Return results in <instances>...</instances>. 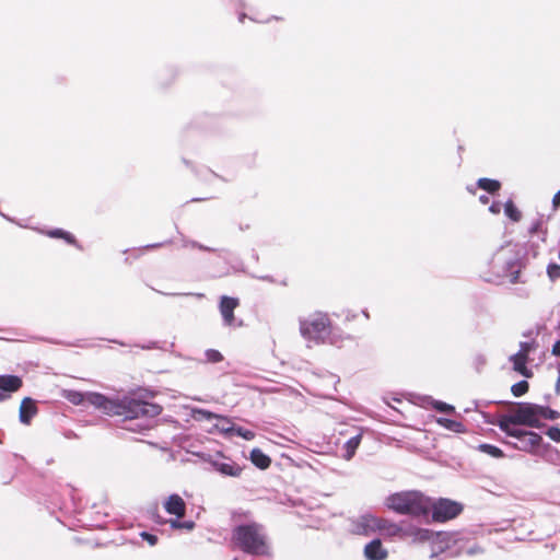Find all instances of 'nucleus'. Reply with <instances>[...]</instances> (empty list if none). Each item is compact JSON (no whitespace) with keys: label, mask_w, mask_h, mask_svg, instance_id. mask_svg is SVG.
I'll return each mask as SVG.
<instances>
[{"label":"nucleus","mask_w":560,"mask_h":560,"mask_svg":"<svg viewBox=\"0 0 560 560\" xmlns=\"http://www.w3.org/2000/svg\"><path fill=\"white\" fill-rule=\"evenodd\" d=\"M5 398H8V395L2 394V393L0 392V401L4 400Z\"/></svg>","instance_id":"49530a36"},{"label":"nucleus","mask_w":560,"mask_h":560,"mask_svg":"<svg viewBox=\"0 0 560 560\" xmlns=\"http://www.w3.org/2000/svg\"><path fill=\"white\" fill-rule=\"evenodd\" d=\"M378 533L385 537L402 538V526L382 518Z\"/></svg>","instance_id":"aec40b11"},{"label":"nucleus","mask_w":560,"mask_h":560,"mask_svg":"<svg viewBox=\"0 0 560 560\" xmlns=\"http://www.w3.org/2000/svg\"><path fill=\"white\" fill-rule=\"evenodd\" d=\"M164 509L168 514L183 517L186 512V504L182 497L172 494L164 502Z\"/></svg>","instance_id":"2eb2a0df"},{"label":"nucleus","mask_w":560,"mask_h":560,"mask_svg":"<svg viewBox=\"0 0 560 560\" xmlns=\"http://www.w3.org/2000/svg\"><path fill=\"white\" fill-rule=\"evenodd\" d=\"M504 213L513 222H518L522 218V212L516 208L512 200L505 202Z\"/></svg>","instance_id":"a878e982"},{"label":"nucleus","mask_w":560,"mask_h":560,"mask_svg":"<svg viewBox=\"0 0 560 560\" xmlns=\"http://www.w3.org/2000/svg\"><path fill=\"white\" fill-rule=\"evenodd\" d=\"M205 355L209 362H213V363L220 362L223 359L222 354L218 350H214V349L207 350Z\"/></svg>","instance_id":"72a5a7b5"},{"label":"nucleus","mask_w":560,"mask_h":560,"mask_svg":"<svg viewBox=\"0 0 560 560\" xmlns=\"http://www.w3.org/2000/svg\"><path fill=\"white\" fill-rule=\"evenodd\" d=\"M518 434L511 435L515 438L518 442L513 446L520 451L540 455V447L542 443V438L533 431H525L523 429H518Z\"/></svg>","instance_id":"9b49d317"},{"label":"nucleus","mask_w":560,"mask_h":560,"mask_svg":"<svg viewBox=\"0 0 560 560\" xmlns=\"http://www.w3.org/2000/svg\"><path fill=\"white\" fill-rule=\"evenodd\" d=\"M173 528H185L187 530H190L194 528L195 523L191 521L180 522V521H173L172 523Z\"/></svg>","instance_id":"c9c22d12"},{"label":"nucleus","mask_w":560,"mask_h":560,"mask_svg":"<svg viewBox=\"0 0 560 560\" xmlns=\"http://www.w3.org/2000/svg\"><path fill=\"white\" fill-rule=\"evenodd\" d=\"M299 329L303 339L313 345L339 346L343 340L342 332L334 326L330 316L325 312L317 311L301 317Z\"/></svg>","instance_id":"7ed1b4c3"},{"label":"nucleus","mask_w":560,"mask_h":560,"mask_svg":"<svg viewBox=\"0 0 560 560\" xmlns=\"http://www.w3.org/2000/svg\"><path fill=\"white\" fill-rule=\"evenodd\" d=\"M249 459L259 469H267L271 464L270 457L259 448L252 450Z\"/></svg>","instance_id":"412c9836"},{"label":"nucleus","mask_w":560,"mask_h":560,"mask_svg":"<svg viewBox=\"0 0 560 560\" xmlns=\"http://www.w3.org/2000/svg\"><path fill=\"white\" fill-rule=\"evenodd\" d=\"M560 209V189L553 195L551 200V210L552 213Z\"/></svg>","instance_id":"e433bc0d"},{"label":"nucleus","mask_w":560,"mask_h":560,"mask_svg":"<svg viewBox=\"0 0 560 560\" xmlns=\"http://www.w3.org/2000/svg\"><path fill=\"white\" fill-rule=\"evenodd\" d=\"M477 185L479 188H481L490 194L497 192L501 187L500 182H498L495 179H490V178H479L477 182Z\"/></svg>","instance_id":"393cba45"},{"label":"nucleus","mask_w":560,"mask_h":560,"mask_svg":"<svg viewBox=\"0 0 560 560\" xmlns=\"http://www.w3.org/2000/svg\"><path fill=\"white\" fill-rule=\"evenodd\" d=\"M427 400L428 404H430L435 410L441 412H453L455 409L452 405H448L443 401L434 400L432 398H427Z\"/></svg>","instance_id":"c85d7f7f"},{"label":"nucleus","mask_w":560,"mask_h":560,"mask_svg":"<svg viewBox=\"0 0 560 560\" xmlns=\"http://www.w3.org/2000/svg\"><path fill=\"white\" fill-rule=\"evenodd\" d=\"M466 545L467 542L462 538V544L458 545V548L462 549L463 553L475 556L482 552V549L477 544H472L471 546Z\"/></svg>","instance_id":"c756f323"},{"label":"nucleus","mask_w":560,"mask_h":560,"mask_svg":"<svg viewBox=\"0 0 560 560\" xmlns=\"http://www.w3.org/2000/svg\"><path fill=\"white\" fill-rule=\"evenodd\" d=\"M541 228V221L534 223L529 230L530 233H536Z\"/></svg>","instance_id":"a19ab883"},{"label":"nucleus","mask_w":560,"mask_h":560,"mask_svg":"<svg viewBox=\"0 0 560 560\" xmlns=\"http://www.w3.org/2000/svg\"><path fill=\"white\" fill-rule=\"evenodd\" d=\"M234 434L246 440V441H252L256 436L254 431L242 428V427H234L233 435Z\"/></svg>","instance_id":"2f4dec72"},{"label":"nucleus","mask_w":560,"mask_h":560,"mask_svg":"<svg viewBox=\"0 0 560 560\" xmlns=\"http://www.w3.org/2000/svg\"><path fill=\"white\" fill-rule=\"evenodd\" d=\"M547 436L552 440L553 442L559 443L560 442V429L558 427H550L546 431Z\"/></svg>","instance_id":"f704fd0d"},{"label":"nucleus","mask_w":560,"mask_h":560,"mask_svg":"<svg viewBox=\"0 0 560 560\" xmlns=\"http://www.w3.org/2000/svg\"><path fill=\"white\" fill-rule=\"evenodd\" d=\"M381 517L372 514H363L352 522V532L358 535L369 536L380 532Z\"/></svg>","instance_id":"f8f14e48"},{"label":"nucleus","mask_w":560,"mask_h":560,"mask_svg":"<svg viewBox=\"0 0 560 560\" xmlns=\"http://www.w3.org/2000/svg\"><path fill=\"white\" fill-rule=\"evenodd\" d=\"M141 537L147 540L151 546H154L158 541V538L156 536L152 535V534H149L147 532H142L141 534Z\"/></svg>","instance_id":"58836bf2"},{"label":"nucleus","mask_w":560,"mask_h":560,"mask_svg":"<svg viewBox=\"0 0 560 560\" xmlns=\"http://www.w3.org/2000/svg\"><path fill=\"white\" fill-rule=\"evenodd\" d=\"M362 314L365 317V319H370V314H369V312L366 310H363Z\"/></svg>","instance_id":"a18cd8bd"},{"label":"nucleus","mask_w":560,"mask_h":560,"mask_svg":"<svg viewBox=\"0 0 560 560\" xmlns=\"http://www.w3.org/2000/svg\"><path fill=\"white\" fill-rule=\"evenodd\" d=\"M238 306V300L223 295L220 301V313L226 326H233L235 322L234 310Z\"/></svg>","instance_id":"4468645a"},{"label":"nucleus","mask_w":560,"mask_h":560,"mask_svg":"<svg viewBox=\"0 0 560 560\" xmlns=\"http://www.w3.org/2000/svg\"><path fill=\"white\" fill-rule=\"evenodd\" d=\"M387 555V550L382 546L380 539L372 540L364 548V556L368 560H385Z\"/></svg>","instance_id":"dca6fc26"},{"label":"nucleus","mask_w":560,"mask_h":560,"mask_svg":"<svg viewBox=\"0 0 560 560\" xmlns=\"http://www.w3.org/2000/svg\"><path fill=\"white\" fill-rule=\"evenodd\" d=\"M431 541V558L445 553L447 557H457L463 553L458 545L462 544V537L453 533H433L429 540Z\"/></svg>","instance_id":"0eeeda50"},{"label":"nucleus","mask_w":560,"mask_h":560,"mask_svg":"<svg viewBox=\"0 0 560 560\" xmlns=\"http://www.w3.org/2000/svg\"><path fill=\"white\" fill-rule=\"evenodd\" d=\"M385 506L400 515L429 518L430 498L417 490L400 491L388 495Z\"/></svg>","instance_id":"20e7f679"},{"label":"nucleus","mask_w":560,"mask_h":560,"mask_svg":"<svg viewBox=\"0 0 560 560\" xmlns=\"http://www.w3.org/2000/svg\"><path fill=\"white\" fill-rule=\"evenodd\" d=\"M528 390L527 381H520L511 387V392L515 397H521Z\"/></svg>","instance_id":"7c9ffc66"},{"label":"nucleus","mask_w":560,"mask_h":560,"mask_svg":"<svg viewBox=\"0 0 560 560\" xmlns=\"http://www.w3.org/2000/svg\"><path fill=\"white\" fill-rule=\"evenodd\" d=\"M22 386V380L15 375H0V392L10 395Z\"/></svg>","instance_id":"a211bd4d"},{"label":"nucleus","mask_w":560,"mask_h":560,"mask_svg":"<svg viewBox=\"0 0 560 560\" xmlns=\"http://www.w3.org/2000/svg\"><path fill=\"white\" fill-rule=\"evenodd\" d=\"M361 439H362V434H361V433H359V434H357V435H354V436L350 438V439H349V440L343 444V446H342V448H341V451H342V453H341V457H342L343 459H346V460H350V459L354 456V454H355V452H357V450H358V447H359V445H360V443H361Z\"/></svg>","instance_id":"6ab92c4d"},{"label":"nucleus","mask_w":560,"mask_h":560,"mask_svg":"<svg viewBox=\"0 0 560 560\" xmlns=\"http://www.w3.org/2000/svg\"><path fill=\"white\" fill-rule=\"evenodd\" d=\"M547 275L551 281L560 278V266L558 264H549L547 267Z\"/></svg>","instance_id":"473e14b6"},{"label":"nucleus","mask_w":560,"mask_h":560,"mask_svg":"<svg viewBox=\"0 0 560 560\" xmlns=\"http://www.w3.org/2000/svg\"><path fill=\"white\" fill-rule=\"evenodd\" d=\"M191 417L196 421H208L218 418V415L203 409H192Z\"/></svg>","instance_id":"bb28decb"},{"label":"nucleus","mask_w":560,"mask_h":560,"mask_svg":"<svg viewBox=\"0 0 560 560\" xmlns=\"http://www.w3.org/2000/svg\"><path fill=\"white\" fill-rule=\"evenodd\" d=\"M37 413V407L32 398H24L20 406V421L30 424L31 419Z\"/></svg>","instance_id":"f3484780"},{"label":"nucleus","mask_w":560,"mask_h":560,"mask_svg":"<svg viewBox=\"0 0 560 560\" xmlns=\"http://www.w3.org/2000/svg\"><path fill=\"white\" fill-rule=\"evenodd\" d=\"M560 413L549 407L532 404L517 402L508 413L502 415L497 425L506 435L518 434V425L539 428L541 420H557Z\"/></svg>","instance_id":"f03ea898"},{"label":"nucleus","mask_w":560,"mask_h":560,"mask_svg":"<svg viewBox=\"0 0 560 560\" xmlns=\"http://www.w3.org/2000/svg\"><path fill=\"white\" fill-rule=\"evenodd\" d=\"M552 354L560 355V340H558L552 347Z\"/></svg>","instance_id":"79ce46f5"},{"label":"nucleus","mask_w":560,"mask_h":560,"mask_svg":"<svg viewBox=\"0 0 560 560\" xmlns=\"http://www.w3.org/2000/svg\"><path fill=\"white\" fill-rule=\"evenodd\" d=\"M537 349L534 341H525L520 343V349L516 353L510 355L509 361L512 363L513 370L524 377H532L533 371L527 368L529 354Z\"/></svg>","instance_id":"9d476101"},{"label":"nucleus","mask_w":560,"mask_h":560,"mask_svg":"<svg viewBox=\"0 0 560 560\" xmlns=\"http://www.w3.org/2000/svg\"><path fill=\"white\" fill-rule=\"evenodd\" d=\"M489 211L493 214H499L501 212V203L500 202H493L489 207Z\"/></svg>","instance_id":"ea45409f"},{"label":"nucleus","mask_w":560,"mask_h":560,"mask_svg":"<svg viewBox=\"0 0 560 560\" xmlns=\"http://www.w3.org/2000/svg\"><path fill=\"white\" fill-rule=\"evenodd\" d=\"M205 460L211 468L224 477L238 478L243 472V466L223 453L208 455Z\"/></svg>","instance_id":"1a4fd4ad"},{"label":"nucleus","mask_w":560,"mask_h":560,"mask_svg":"<svg viewBox=\"0 0 560 560\" xmlns=\"http://www.w3.org/2000/svg\"><path fill=\"white\" fill-rule=\"evenodd\" d=\"M232 542L244 552L264 555L267 552L266 534L256 523L236 526L232 532Z\"/></svg>","instance_id":"39448f33"},{"label":"nucleus","mask_w":560,"mask_h":560,"mask_svg":"<svg viewBox=\"0 0 560 560\" xmlns=\"http://www.w3.org/2000/svg\"><path fill=\"white\" fill-rule=\"evenodd\" d=\"M244 19H245V14H240V16H238L240 22H243Z\"/></svg>","instance_id":"09e8293b"},{"label":"nucleus","mask_w":560,"mask_h":560,"mask_svg":"<svg viewBox=\"0 0 560 560\" xmlns=\"http://www.w3.org/2000/svg\"><path fill=\"white\" fill-rule=\"evenodd\" d=\"M432 532L412 524L402 526V538L410 539L413 542H423L430 540Z\"/></svg>","instance_id":"ddd939ff"},{"label":"nucleus","mask_w":560,"mask_h":560,"mask_svg":"<svg viewBox=\"0 0 560 560\" xmlns=\"http://www.w3.org/2000/svg\"><path fill=\"white\" fill-rule=\"evenodd\" d=\"M218 420V422L214 424L215 429L225 434V435H233V430H234V424L232 423V421L226 418V417H222V416H218V418H215Z\"/></svg>","instance_id":"5701e85b"},{"label":"nucleus","mask_w":560,"mask_h":560,"mask_svg":"<svg viewBox=\"0 0 560 560\" xmlns=\"http://www.w3.org/2000/svg\"><path fill=\"white\" fill-rule=\"evenodd\" d=\"M44 233L51 238H62L68 244H75L74 236L62 229H52V230H48Z\"/></svg>","instance_id":"b1692460"},{"label":"nucleus","mask_w":560,"mask_h":560,"mask_svg":"<svg viewBox=\"0 0 560 560\" xmlns=\"http://www.w3.org/2000/svg\"><path fill=\"white\" fill-rule=\"evenodd\" d=\"M194 295H195V296H197V298H202V296H203V294H202V293H196V294H194Z\"/></svg>","instance_id":"8fccbe9b"},{"label":"nucleus","mask_w":560,"mask_h":560,"mask_svg":"<svg viewBox=\"0 0 560 560\" xmlns=\"http://www.w3.org/2000/svg\"><path fill=\"white\" fill-rule=\"evenodd\" d=\"M436 422L441 427H443L446 430H450L452 432H455V433H465L466 432V427L457 420H453V419H448V418H438Z\"/></svg>","instance_id":"4be33fe9"},{"label":"nucleus","mask_w":560,"mask_h":560,"mask_svg":"<svg viewBox=\"0 0 560 560\" xmlns=\"http://www.w3.org/2000/svg\"><path fill=\"white\" fill-rule=\"evenodd\" d=\"M478 450L485 454L490 455L491 457H503V452L499 447L491 444H480L478 445Z\"/></svg>","instance_id":"cd10ccee"},{"label":"nucleus","mask_w":560,"mask_h":560,"mask_svg":"<svg viewBox=\"0 0 560 560\" xmlns=\"http://www.w3.org/2000/svg\"><path fill=\"white\" fill-rule=\"evenodd\" d=\"M341 316L345 318L346 322H351L357 318L358 314L352 310H343Z\"/></svg>","instance_id":"4c0bfd02"},{"label":"nucleus","mask_w":560,"mask_h":560,"mask_svg":"<svg viewBox=\"0 0 560 560\" xmlns=\"http://www.w3.org/2000/svg\"><path fill=\"white\" fill-rule=\"evenodd\" d=\"M260 279L265 281H272V279L269 276L261 277Z\"/></svg>","instance_id":"de8ad7c7"},{"label":"nucleus","mask_w":560,"mask_h":560,"mask_svg":"<svg viewBox=\"0 0 560 560\" xmlns=\"http://www.w3.org/2000/svg\"><path fill=\"white\" fill-rule=\"evenodd\" d=\"M555 390H556V393L558 395H560V371H559V375H558V380H557V383H556Z\"/></svg>","instance_id":"c03bdc74"},{"label":"nucleus","mask_w":560,"mask_h":560,"mask_svg":"<svg viewBox=\"0 0 560 560\" xmlns=\"http://www.w3.org/2000/svg\"><path fill=\"white\" fill-rule=\"evenodd\" d=\"M431 506L429 508V517L434 522H446L455 518L463 511L459 502L440 498L438 500L430 498Z\"/></svg>","instance_id":"6e6552de"},{"label":"nucleus","mask_w":560,"mask_h":560,"mask_svg":"<svg viewBox=\"0 0 560 560\" xmlns=\"http://www.w3.org/2000/svg\"><path fill=\"white\" fill-rule=\"evenodd\" d=\"M62 396L75 406L86 401L95 409L109 417H122L124 420L130 421L140 419L141 422L137 424V428L126 427L128 430L132 431L149 430L151 427L150 420L162 412L161 406L142 400L138 398L135 393L107 397L95 392L81 393L67 389L63 390Z\"/></svg>","instance_id":"f257e3e1"},{"label":"nucleus","mask_w":560,"mask_h":560,"mask_svg":"<svg viewBox=\"0 0 560 560\" xmlns=\"http://www.w3.org/2000/svg\"><path fill=\"white\" fill-rule=\"evenodd\" d=\"M518 262L520 259L515 246L506 244L493 254L490 260V268L495 277H506L512 282H515L520 272Z\"/></svg>","instance_id":"423d86ee"},{"label":"nucleus","mask_w":560,"mask_h":560,"mask_svg":"<svg viewBox=\"0 0 560 560\" xmlns=\"http://www.w3.org/2000/svg\"><path fill=\"white\" fill-rule=\"evenodd\" d=\"M479 201L483 205H487L489 202V197L487 195H481L479 197Z\"/></svg>","instance_id":"37998d69"}]
</instances>
